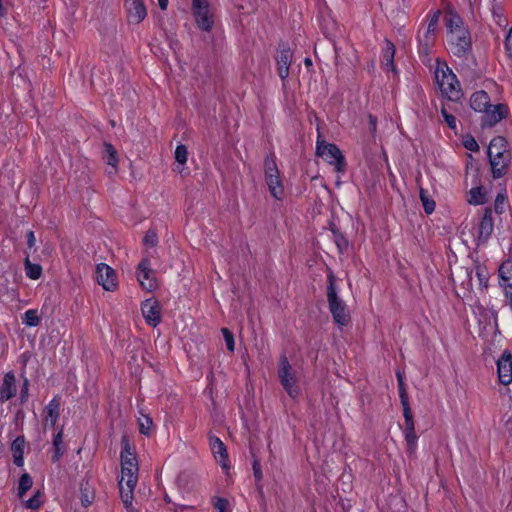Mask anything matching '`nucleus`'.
I'll list each match as a JSON object with an SVG mask.
<instances>
[{
  "label": "nucleus",
  "instance_id": "46",
  "mask_svg": "<svg viewBox=\"0 0 512 512\" xmlns=\"http://www.w3.org/2000/svg\"><path fill=\"white\" fill-rule=\"evenodd\" d=\"M143 244L148 247H155L158 244V235L154 229H148L144 238Z\"/></svg>",
  "mask_w": 512,
  "mask_h": 512
},
{
  "label": "nucleus",
  "instance_id": "24",
  "mask_svg": "<svg viewBox=\"0 0 512 512\" xmlns=\"http://www.w3.org/2000/svg\"><path fill=\"white\" fill-rule=\"evenodd\" d=\"M266 184L271 195L277 199L281 200L284 195V187L280 178V174L273 175L270 177H265Z\"/></svg>",
  "mask_w": 512,
  "mask_h": 512
},
{
  "label": "nucleus",
  "instance_id": "53",
  "mask_svg": "<svg viewBox=\"0 0 512 512\" xmlns=\"http://www.w3.org/2000/svg\"><path fill=\"white\" fill-rule=\"evenodd\" d=\"M153 422L149 416H145V423L140 422L139 431L141 434L148 436L150 434V428Z\"/></svg>",
  "mask_w": 512,
  "mask_h": 512
},
{
  "label": "nucleus",
  "instance_id": "39",
  "mask_svg": "<svg viewBox=\"0 0 512 512\" xmlns=\"http://www.w3.org/2000/svg\"><path fill=\"white\" fill-rule=\"evenodd\" d=\"M80 492H81L80 500H81L82 506L88 507L89 505H91L94 500V492H93V490L90 489L88 482H86L85 484L83 482L81 483Z\"/></svg>",
  "mask_w": 512,
  "mask_h": 512
},
{
  "label": "nucleus",
  "instance_id": "60",
  "mask_svg": "<svg viewBox=\"0 0 512 512\" xmlns=\"http://www.w3.org/2000/svg\"><path fill=\"white\" fill-rule=\"evenodd\" d=\"M168 3H169L168 0H158V5H159L160 9L163 11H165L167 9Z\"/></svg>",
  "mask_w": 512,
  "mask_h": 512
},
{
  "label": "nucleus",
  "instance_id": "12",
  "mask_svg": "<svg viewBox=\"0 0 512 512\" xmlns=\"http://www.w3.org/2000/svg\"><path fill=\"white\" fill-rule=\"evenodd\" d=\"M499 382L503 385L512 383V353L505 350L497 361Z\"/></svg>",
  "mask_w": 512,
  "mask_h": 512
},
{
  "label": "nucleus",
  "instance_id": "15",
  "mask_svg": "<svg viewBox=\"0 0 512 512\" xmlns=\"http://www.w3.org/2000/svg\"><path fill=\"white\" fill-rule=\"evenodd\" d=\"M17 394L16 377L13 371L5 373L0 386V402L4 403Z\"/></svg>",
  "mask_w": 512,
  "mask_h": 512
},
{
  "label": "nucleus",
  "instance_id": "35",
  "mask_svg": "<svg viewBox=\"0 0 512 512\" xmlns=\"http://www.w3.org/2000/svg\"><path fill=\"white\" fill-rule=\"evenodd\" d=\"M500 186H502V187H501L500 191L498 192V194L495 198V201H494V211L496 214H499V215L505 211V203L508 199L506 183H504L503 185L500 184Z\"/></svg>",
  "mask_w": 512,
  "mask_h": 512
},
{
  "label": "nucleus",
  "instance_id": "27",
  "mask_svg": "<svg viewBox=\"0 0 512 512\" xmlns=\"http://www.w3.org/2000/svg\"><path fill=\"white\" fill-rule=\"evenodd\" d=\"M330 231L333 234V240L338 248L339 253L344 254L349 247L348 239L334 223H330Z\"/></svg>",
  "mask_w": 512,
  "mask_h": 512
},
{
  "label": "nucleus",
  "instance_id": "56",
  "mask_svg": "<svg viewBox=\"0 0 512 512\" xmlns=\"http://www.w3.org/2000/svg\"><path fill=\"white\" fill-rule=\"evenodd\" d=\"M505 49L509 57H512V28L509 30L508 35L506 36Z\"/></svg>",
  "mask_w": 512,
  "mask_h": 512
},
{
  "label": "nucleus",
  "instance_id": "19",
  "mask_svg": "<svg viewBox=\"0 0 512 512\" xmlns=\"http://www.w3.org/2000/svg\"><path fill=\"white\" fill-rule=\"evenodd\" d=\"M210 447L214 454V457L221 464L223 468H229L228 465V453L224 443L216 436L210 437Z\"/></svg>",
  "mask_w": 512,
  "mask_h": 512
},
{
  "label": "nucleus",
  "instance_id": "28",
  "mask_svg": "<svg viewBox=\"0 0 512 512\" xmlns=\"http://www.w3.org/2000/svg\"><path fill=\"white\" fill-rule=\"evenodd\" d=\"M396 52L395 45L389 40L385 39V47L382 51V57L384 60V65L387 68H390L392 71L396 72V67L394 65V56Z\"/></svg>",
  "mask_w": 512,
  "mask_h": 512
},
{
  "label": "nucleus",
  "instance_id": "55",
  "mask_svg": "<svg viewBox=\"0 0 512 512\" xmlns=\"http://www.w3.org/2000/svg\"><path fill=\"white\" fill-rule=\"evenodd\" d=\"M368 122H369V130H370L372 136L374 137V135L376 133V127H377V117L372 114H368Z\"/></svg>",
  "mask_w": 512,
  "mask_h": 512
},
{
  "label": "nucleus",
  "instance_id": "17",
  "mask_svg": "<svg viewBox=\"0 0 512 512\" xmlns=\"http://www.w3.org/2000/svg\"><path fill=\"white\" fill-rule=\"evenodd\" d=\"M451 45L455 56L465 58L472 51L471 35L451 37Z\"/></svg>",
  "mask_w": 512,
  "mask_h": 512
},
{
  "label": "nucleus",
  "instance_id": "42",
  "mask_svg": "<svg viewBox=\"0 0 512 512\" xmlns=\"http://www.w3.org/2000/svg\"><path fill=\"white\" fill-rule=\"evenodd\" d=\"M404 437L408 451L413 453L416 449L418 439L415 428H404Z\"/></svg>",
  "mask_w": 512,
  "mask_h": 512
},
{
  "label": "nucleus",
  "instance_id": "54",
  "mask_svg": "<svg viewBox=\"0 0 512 512\" xmlns=\"http://www.w3.org/2000/svg\"><path fill=\"white\" fill-rule=\"evenodd\" d=\"M229 502L226 498H217L216 502L214 503V507L218 510V512H225Z\"/></svg>",
  "mask_w": 512,
  "mask_h": 512
},
{
  "label": "nucleus",
  "instance_id": "36",
  "mask_svg": "<svg viewBox=\"0 0 512 512\" xmlns=\"http://www.w3.org/2000/svg\"><path fill=\"white\" fill-rule=\"evenodd\" d=\"M136 457L135 448L131 445L129 436L123 434L121 437V453L120 459H128Z\"/></svg>",
  "mask_w": 512,
  "mask_h": 512
},
{
  "label": "nucleus",
  "instance_id": "18",
  "mask_svg": "<svg viewBox=\"0 0 512 512\" xmlns=\"http://www.w3.org/2000/svg\"><path fill=\"white\" fill-rule=\"evenodd\" d=\"M472 274L473 269L469 268H461L458 271V277H461L462 281L460 283V292H457V295L463 299L471 297L473 292Z\"/></svg>",
  "mask_w": 512,
  "mask_h": 512
},
{
  "label": "nucleus",
  "instance_id": "16",
  "mask_svg": "<svg viewBox=\"0 0 512 512\" xmlns=\"http://www.w3.org/2000/svg\"><path fill=\"white\" fill-rule=\"evenodd\" d=\"M487 155L493 179H499L505 176L507 174L510 163L509 154L503 156V158H498L497 156H492L491 154Z\"/></svg>",
  "mask_w": 512,
  "mask_h": 512
},
{
  "label": "nucleus",
  "instance_id": "64",
  "mask_svg": "<svg viewBox=\"0 0 512 512\" xmlns=\"http://www.w3.org/2000/svg\"><path fill=\"white\" fill-rule=\"evenodd\" d=\"M178 172H179V173H182V172H183V169H182V168H180L179 166H178Z\"/></svg>",
  "mask_w": 512,
  "mask_h": 512
},
{
  "label": "nucleus",
  "instance_id": "32",
  "mask_svg": "<svg viewBox=\"0 0 512 512\" xmlns=\"http://www.w3.org/2000/svg\"><path fill=\"white\" fill-rule=\"evenodd\" d=\"M26 276L32 280H38L42 276V267L40 264L32 263L27 255L24 260Z\"/></svg>",
  "mask_w": 512,
  "mask_h": 512
},
{
  "label": "nucleus",
  "instance_id": "43",
  "mask_svg": "<svg viewBox=\"0 0 512 512\" xmlns=\"http://www.w3.org/2000/svg\"><path fill=\"white\" fill-rule=\"evenodd\" d=\"M403 408V416H404V428H415L414 425V418L412 414V410L410 408V404L408 403H402Z\"/></svg>",
  "mask_w": 512,
  "mask_h": 512
},
{
  "label": "nucleus",
  "instance_id": "6",
  "mask_svg": "<svg viewBox=\"0 0 512 512\" xmlns=\"http://www.w3.org/2000/svg\"><path fill=\"white\" fill-rule=\"evenodd\" d=\"M492 208L486 207L483 211V215L480 218L477 225V236L476 244L479 246L485 244L491 237L494 230V220L492 217Z\"/></svg>",
  "mask_w": 512,
  "mask_h": 512
},
{
  "label": "nucleus",
  "instance_id": "4",
  "mask_svg": "<svg viewBox=\"0 0 512 512\" xmlns=\"http://www.w3.org/2000/svg\"><path fill=\"white\" fill-rule=\"evenodd\" d=\"M278 377L287 394L293 399L297 398L300 394V389L297 384L295 373L285 354L280 356Z\"/></svg>",
  "mask_w": 512,
  "mask_h": 512
},
{
  "label": "nucleus",
  "instance_id": "52",
  "mask_svg": "<svg viewBox=\"0 0 512 512\" xmlns=\"http://www.w3.org/2000/svg\"><path fill=\"white\" fill-rule=\"evenodd\" d=\"M253 458H254L253 463H252L253 475H254L256 482H261V480L263 478L261 464H260L259 459L256 458L254 455H253Z\"/></svg>",
  "mask_w": 512,
  "mask_h": 512
},
{
  "label": "nucleus",
  "instance_id": "38",
  "mask_svg": "<svg viewBox=\"0 0 512 512\" xmlns=\"http://www.w3.org/2000/svg\"><path fill=\"white\" fill-rule=\"evenodd\" d=\"M33 485V479L28 473H23L18 482V496L22 498Z\"/></svg>",
  "mask_w": 512,
  "mask_h": 512
},
{
  "label": "nucleus",
  "instance_id": "62",
  "mask_svg": "<svg viewBox=\"0 0 512 512\" xmlns=\"http://www.w3.org/2000/svg\"><path fill=\"white\" fill-rule=\"evenodd\" d=\"M304 62L306 66L312 65V60L310 58H306Z\"/></svg>",
  "mask_w": 512,
  "mask_h": 512
},
{
  "label": "nucleus",
  "instance_id": "1",
  "mask_svg": "<svg viewBox=\"0 0 512 512\" xmlns=\"http://www.w3.org/2000/svg\"><path fill=\"white\" fill-rule=\"evenodd\" d=\"M122 478L119 482L120 497L127 512H139L132 506L133 491L138 482L137 457L120 459Z\"/></svg>",
  "mask_w": 512,
  "mask_h": 512
},
{
  "label": "nucleus",
  "instance_id": "34",
  "mask_svg": "<svg viewBox=\"0 0 512 512\" xmlns=\"http://www.w3.org/2000/svg\"><path fill=\"white\" fill-rule=\"evenodd\" d=\"M280 174L276 163V157L273 152L269 153L264 160V175L270 177Z\"/></svg>",
  "mask_w": 512,
  "mask_h": 512
},
{
  "label": "nucleus",
  "instance_id": "51",
  "mask_svg": "<svg viewBox=\"0 0 512 512\" xmlns=\"http://www.w3.org/2000/svg\"><path fill=\"white\" fill-rule=\"evenodd\" d=\"M441 115H442L444 121L446 122V124L448 125V127L452 130H455L456 129V118L452 114H450L444 106L441 108Z\"/></svg>",
  "mask_w": 512,
  "mask_h": 512
},
{
  "label": "nucleus",
  "instance_id": "14",
  "mask_svg": "<svg viewBox=\"0 0 512 512\" xmlns=\"http://www.w3.org/2000/svg\"><path fill=\"white\" fill-rule=\"evenodd\" d=\"M280 50L276 56L278 75L282 80H285L289 75V67L292 61V51L287 44L282 43L279 45Z\"/></svg>",
  "mask_w": 512,
  "mask_h": 512
},
{
  "label": "nucleus",
  "instance_id": "10",
  "mask_svg": "<svg viewBox=\"0 0 512 512\" xmlns=\"http://www.w3.org/2000/svg\"><path fill=\"white\" fill-rule=\"evenodd\" d=\"M499 285L504 289L508 305L512 310V260L508 259L498 268Z\"/></svg>",
  "mask_w": 512,
  "mask_h": 512
},
{
  "label": "nucleus",
  "instance_id": "29",
  "mask_svg": "<svg viewBox=\"0 0 512 512\" xmlns=\"http://www.w3.org/2000/svg\"><path fill=\"white\" fill-rule=\"evenodd\" d=\"M60 401L57 397H54L44 409L46 417L49 418L50 427H54L59 418ZM48 421V419H46Z\"/></svg>",
  "mask_w": 512,
  "mask_h": 512
},
{
  "label": "nucleus",
  "instance_id": "21",
  "mask_svg": "<svg viewBox=\"0 0 512 512\" xmlns=\"http://www.w3.org/2000/svg\"><path fill=\"white\" fill-rule=\"evenodd\" d=\"M128 3L127 11L135 23L142 22L147 16V9L143 0H125Z\"/></svg>",
  "mask_w": 512,
  "mask_h": 512
},
{
  "label": "nucleus",
  "instance_id": "26",
  "mask_svg": "<svg viewBox=\"0 0 512 512\" xmlns=\"http://www.w3.org/2000/svg\"><path fill=\"white\" fill-rule=\"evenodd\" d=\"M103 159L113 168V171H109V174H116L117 173V164H118V153L115 147L108 142L104 143V154Z\"/></svg>",
  "mask_w": 512,
  "mask_h": 512
},
{
  "label": "nucleus",
  "instance_id": "58",
  "mask_svg": "<svg viewBox=\"0 0 512 512\" xmlns=\"http://www.w3.org/2000/svg\"><path fill=\"white\" fill-rule=\"evenodd\" d=\"M202 7H210L209 0H192V7L191 9H198Z\"/></svg>",
  "mask_w": 512,
  "mask_h": 512
},
{
  "label": "nucleus",
  "instance_id": "40",
  "mask_svg": "<svg viewBox=\"0 0 512 512\" xmlns=\"http://www.w3.org/2000/svg\"><path fill=\"white\" fill-rule=\"evenodd\" d=\"M446 26L449 32H454L456 29L464 26V22L456 12L449 11L448 18L446 19Z\"/></svg>",
  "mask_w": 512,
  "mask_h": 512
},
{
  "label": "nucleus",
  "instance_id": "9",
  "mask_svg": "<svg viewBox=\"0 0 512 512\" xmlns=\"http://www.w3.org/2000/svg\"><path fill=\"white\" fill-rule=\"evenodd\" d=\"M141 312L148 325L156 327L160 324L161 305L155 297H151L142 302Z\"/></svg>",
  "mask_w": 512,
  "mask_h": 512
},
{
  "label": "nucleus",
  "instance_id": "3",
  "mask_svg": "<svg viewBox=\"0 0 512 512\" xmlns=\"http://www.w3.org/2000/svg\"><path fill=\"white\" fill-rule=\"evenodd\" d=\"M315 153L318 157L323 158L328 164L333 165L337 172L344 173L346 171V159L336 144L318 139L316 142Z\"/></svg>",
  "mask_w": 512,
  "mask_h": 512
},
{
  "label": "nucleus",
  "instance_id": "31",
  "mask_svg": "<svg viewBox=\"0 0 512 512\" xmlns=\"http://www.w3.org/2000/svg\"><path fill=\"white\" fill-rule=\"evenodd\" d=\"M469 196L468 203L471 205L477 206L487 202V192L482 186L473 187L469 191Z\"/></svg>",
  "mask_w": 512,
  "mask_h": 512
},
{
  "label": "nucleus",
  "instance_id": "22",
  "mask_svg": "<svg viewBox=\"0 0 512 512\" xmlns=\"http://www.w3.org/2000/svg\"><path fill=\"white\" fill-rule=\"evenodd\" d=\"M25 438L23 435L16 437L11 443L10 450L13 455L14 464L17 467L24 465Z\"/></svg>",
  "mask_w": 512,
  "mask_h": 512
},
{
  "label": "nucleus",
  "instance_id": "13",
  "mask_svg": "<svg viewBox=\"0 0 512 512\" xmlns=\"http://www.w3.org/2000/svg\"><path fill=\"white\" fill-rule=\"evenodd\" d=\"M192 14L195 19L197 27L204 32H211L215 19L214 13L211 11V7H202L198 9H192Z\"/></svg>",
  "mask_w": 512,
  "mask_h": 512
},
{
  "label": "nucleus",
  "instance_id": "44",
  "mask_svg": "<svg viewBox=\"0 0 512 512\" xmlns=\"http://www.w3.org/2000/svg\"><path fill=\"white\" fill-rule=\"evenodd\" d=\"M187 155H188V151H187L186 145H184V144L177 145L175 152H174V157H175L176 162L179 165L183 166L187 162Z\"/></svg>",
  "mask_w": 512,
  "mask_h": 512
},
{
  "label": "nucleus",
  "instance_id": "37",
  "mask_svg": "<svg viewBox=\"0 0 512 512\" xmlns=\"http://www.w3.org/2000/svg\"><path fill=\"white\" fill-rule=\"evenodd\" d=\"M40 322L41 318L36 309H29L22 316V323L28 327H36Z\"/></svg>",
  "mask_w": 512,
  "mask_h": 512
},
{
  "label": "nucleus",
  "instance_id": "59",
  "mask_svg": "<svg viewBox=\"0 0 512 512\" xmlns=\"http://www.w3.org/2000/svg\"><path fill=\"white\" fill-rule=\"evenodd\" d=\"M26 237H27V245L31 249L35 245V241H36L34 232L32 230H29L26 234Z\"/></svg>",
  "mask_w": 512,
  "mask_h": 512
},
{
  "label": "nucleus",
  "instance_id": "61",
  "mask_svg": "<svg viewBox=\"0 0 512 512\" xmlns=\"http://www.w3.org/2000/svg\"><path fill=\"white\" fill-rule=\"evenodd\" d=\"M256 488H257L259 496L263 499L264 492H263V486H262L261 482H256Z\"/></svg>",
  "mask_w": 512,
  "mask_h": 512
},
{
  "label": "nucleus",
  "instance_id": "5",
  "mask_svg": "<svg viewBox=\"0 0 512 512\" xmlns=\"http://www.w3.org/2000/svg\"><path fill=\"white\" fill-rule=\"evenodd\" d=\"M447 72L443 71L441 79L438 72L436 73V80L440 86V90L448 100L459 102L463 98V91L456 75L447 66Z\"/></svg>",
  "mask_w": 512,
  "mask_h": 512
},
{
  "label": "nucleus",
  "instance_id": "30",
  "mask_svg": "<svg viewBox=\"0 0 512 512\" xmlns=\"http://www.w3.org/2000/svg\"><path fill=\"white\" fill-rule=\"evenodd\" d=\"M475 275L478 279L479 288L486 290L489 287V271L485 265H482L479 261H475L474 269Z\"/></svg>",
  "mask_w": 512,
  "mask_h": 512
},
{
  "label": "nucleus",
  "instance_id": "63",
  "mask_svg": "<svg viewBox=\"0 0 512 512\" xmlns=\"http://www.w3.org/2000/svg\"><path fill=\"white\" fill-rule=\"evenodd\" d=\"M164 500H165L167 503H170V502H171V499L168 497V495H165Z\"/></svg>",
  "mask_w": 512,
  "mask_h": 512
},
{
  "label": "nucleus",
  "instance_id": "45",
  "mask_svg": "<svg viewBox=\"0 0 512 512\" xmlns=\"http://www.w3.org/2000/svg\"><path fill=\"white\" fill-rule=\"evenodd\" d=\"M397 381H398V391H399L400 402H401V404L408 403L409 398H408V393L406 390V385L404 383V378L400 372H397Z\"/></svg>",
  "mask_w": 512,
  "mask_h": 512
},
{
  "label": "nucleus",
  "instance_id": "49",
  "mask_svg": "<svg viewBox=\"0 0 512 512\" xmlns=\"http://www.w3.org/2000/svg\"><path fill=\"white\" fill-rule=\"evenodd\" d=\"M29 385H30L29 380L26 377H24L21 388H20V397H19L20 405H23L28 401Z\"/></svg>",
  "mask_w": 512,
  "mask_h": 512
},
{
  "label": "nucleus",
  "instance_id": "25",
  "mask_svg": "<svg viewBox=\"0 0 512 512\" xmlns=\"http://www.w3.org/2000/svg\"><path fill=\"white\" fill-rule=\"evenodd\" d=\"M52 444L54 452L51 457V461L53 463H58L65 453V445L63 443V427H61L54 435Z\"/></svg>",
  "mask_w": 512,
  "mask_h": 512
},
{
  "label": "nucleus",
  "instance_id": "50",
  "mask_svg": "<svg viewBox=\"0 0 512 512\" xmlns=\"http://www.w3.org/2000/svg\"><path fill=\"white\" fill-rule=\"evenodd\" d=\"M463 146L469 150V151H472V152H478L479 151V145L477 143V141L475 140V138L470 135V134H467L464 139H463Z\"/></svg>",
  "mask_w": 512,
  "mask_h": 512
},
{
  "label": "nucleus",
  "instance_id": "33",
  "mask_svg": "<svg viewBox=\"0 0 512 512\" xmlns=\"http://www.w3.org/2000/svg\"><path fill=\"white\" fill-rule=\"evenodd\" d=\"M440 15H441V11L440 10H436L430 16L428 27H427V31H426V34L424 36L425 45H428L431 42V40H432L431 36H434L436 27H437L438 22H439Z\"/></svg>",
  "mask_w": 512,
  "mask_h": 512
},
{
  "label": "nucleus",
  "instance_id": "41",
  "mask_svg": "<svg viewBox=\"0 0 512 512\" xmlns=\"http://www.w3.org/2000/svg\"><path fill=\"white\" fill-rule=\"evenodd\" d=\"M419 197L422 202L423 209H424L425 213L426 214L433 213L435 210V207H436V203L432 198H430L428 196L427 191L425 189L420 188Z\"/></svg>",
  "mask_w": 512,
  "mask_h": 512
},
{
  "label": "nucleus",
  "instance_id": "8",
  "mask_svg": "<svg viewBox=\"0 0 512 512\" xmlns=\"http://www.w3.org/2000/svg\"><path fill=\"white\" fill-rule=\"evenodd\" d=\"M509 114V109L506 104H496L492 105L491 108H488L483 116L481 117V127L487 128V127H493L497 123H499L501 120L507 118Z\"/></svg>",
  "mask_w": 512,
  "mask_h": 512
},
{
  "label": "nucleus",
  "instance_id": "7",
  "mask_svg": "<svg viewBox=\"0 0 512 512\" xmlns=\"http://www.w3.org/2000/svg\"><path fill=\"white\" fill-rule=\"evenodd\" d=\"M96 281L106 291L112 292L118 287L115 270L105 263H99L96 266Z\"/></svg>",
  "mask_w": 512,
  "mask_h": 512
},
{
  "label": "nucleus",
  "instance_id": "2",
  "mask_svg": "<svg viewBox=\"0 0 512 512\" xmlns=\"http://www.w3.org/2000/svg\"><path fill=\"white\" fill-rule=\"evenodd\" d=\"M327 282V300L332 318L338 326H346L350 321V314L345 302L337 294L336 277L331 270L328 271Z\"/></svg>",
  "mask_w": 512,
  "mask_h": 512
},
{
  "label": "nucleus",
  "instance_id": "11",
  "mask_svg": "<svg viewBox=\"0 0 512 512\" xmlns=\"http://www.w3.org/2000/svg\"><path fill=\"white\" fill-rule=\"evenodd\" d=\"M151 262L148 258H143L137 266V279L143 289L151 292L157 288V281L151 276Z\"/></svg>",
  "mask_w": 512,
  "mask_h": 512
},
{
  "label": "nucleus",
  "instance_id": "48",
  "mask_svg": "<svg viewBox=\"0 0 512 512\" xmlns=\"http://www.w3.org/2000/svg\"><path fill=\"white\" fill-rule=\"evenodd\" d=\"M41 495H42L41 491L38 490L32 497H30L26 501L25 506L32 510L39 509L42 505V502L40 500Z\"/></svg>",
  "mask_w": 512,
  "mask_h": 512
},
{
  "label": "nucleus",
  "instance_id": "57",
  "mask_svg": "<svg viewBox=\"0 0 512 512\" xmlns=\"http://www.w3.org/2000/svg\"><path fill=\"white\" fill-rule=\"evenodd\" d=\"M450 33H451V37H462V36L471 35L468 28H466L465 26H462L461 28L456 29L454 32H450Z\"/></svg>",
  "mask_w": 512,
  "mask_h": 512
},
{
  "label": "nucleus",
  "instance_id": "23",
  "mask_svg": "<svg viewBox=\"0 0 512 512\" xmlns=\"http://www.w3.org/2000/svg\"><path fill=\"white\" fill-rule=\"evenodd\" d=\"M507 152V140L503 136L494 137L488 146L487 154L503 158Z\"/></svg>",
  "mask_w": 512,
  "mask_h": 512
},
{
  "label": "nucleus",
  "instance_id": "20",
  "mask_svg": "<svg viewBox=\"0 0 512 512\" xmlns=\"http://www.w3.org/2000/svg\"><path fill=\"white\" fill-rule=\"evenodd\" d=\"M470 107L475 112L484 113L488 108H491L490 97L484 90L476 91L470 98Z\"/></svg>",
  "mask_w": 512,
  "mask_h": 512
},
{
  "label": "nucleus",
  "instance_id": "47",
  "mask_svg": "<svg viewBox=\"0 0 512 512\" xmlns=\"http://www.w3.org/2000/svg\"><path fill=\"white\" fill-rule=\"evenodd\" d=\"M221 332L223 334V337H224V340H225V343H226V348L230 352H233L234 349H235V341H234L233 333L228 328H222Z\"/></svg>",
  "mask_w": 512,
  "mask_h": 512
}]
</instances>
